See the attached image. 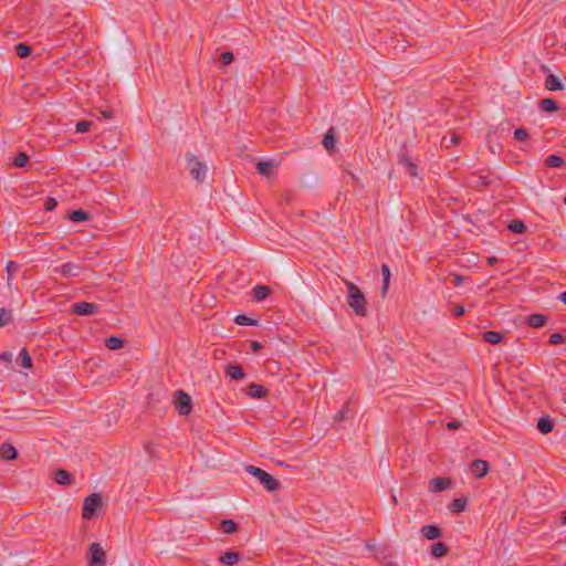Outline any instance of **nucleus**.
Here are the masks:
<instances>
[{
	"mask_svg": "<svg viewBox=\"0 0 566 566\" xmlns=\"http://www.w3.org/2000/svg\"><path fill=\"white\" fill-rule=\"evenodd\" d=\"M347 287V303L359 316L367 315V302L364 293L353 282L345 281Z\"/></svg>",
	"mask_w": 566,
	"mask_h": 566,
	"instance_id": "1",
	"label": "nucleus"
},
{
	"mask_svg": "<svg viewBox=\"0 0 566 566\" xmlns=\"http://www.w3.org/2000/svg\"><path fill=\"white\" fill-rule=\"evenodd\" d=\"M186 161L191 177L200 184L203 182L208 174V166L191 153L186 154Z\"/></svg>",
	"mask_w": 566,
	"mask_h": 566,
	"instance_id": "2",
	"label": "nucleus"
},
{
	"mask_svg": "<svg viewBox=\"0 0 566 566\" xmlns=\"http://www.w3.org/2000/svg\"><path fill=\"white\" fill-rule=\"evenodd\" d=\"M245 471L255 476L265 490L273 492L279 489L280 483L271 474L254 465H247Z\"/></svg>",
	"mask_w": 566,
	"mask_h": 566,
	"instance_id": "3",
	"label": "nucleus"
},
{
	"mask_svg": "<svg viewBox=\"0 0 566 566\" xmlns=\"http://www.w3.org/2000/svg\"><path fill=\"white\" fill-rule=\"evenodd\" d=\"M86 558L87 566H106L107 563L106 552L99 543H92L88 546Z\"/></svg>",
	"mask_w": 566,
	"mask_h": 566,
	"instance_id": "4",
	"label": "nucleus"
},
{
	"mask_svg": "<svg viewBox=\"0 0 566 566\" xmlns=\"http://www.w3.org/2000/svg\"><path fill=\"white\" fill-rule=\"evenodd\" d=\"M174 405L180 416H188L192 411V399L184 390L179 389L174 394Z\"/></svg>",
	"mask_w": 566,
	"mask_h": 566,
	"instance_id": "5",
	"label": "nucleus"
},
{
	"mask_svg": "<svg viewBox=\"0 0 566 566\" xmlns=\"http://www.w3.org/2000/svg\"><path fill=\"white\" fill-rule=\"evenodd\" d=\"M102 506V496L93 493L85 497L83 503L82 516L84 520H91Z\"/></svg>",
	"mask_w": 566,
	"mask_h": 566,
	"instance_id": "6",
	"label": "nucleus"
},
{
	"mask_svg": "<svg viewBox=\"0 0 566 566\" xmlns=\"http://www.w3.org/2000/svg\"><path fill=\"white\" fill-rule=\"evenodd\" d=\"M53 272L59 273L63 277H76L82 272V268L78 264L66 262L60 268H54Z\"/></svg>",
	"mask_w": 566,
	"mask_h": 566,
	"instance_id": "7",
	"label": "nucleus"
},
{
	"mask_svg": "<svg viewBox=\"0 0 566 566\" xmlns=\"http://www.w3.org/2000/svg\"><path fill=\"white\" fill-rule=\"evenodd\" d=\"M98 306L94 303L77 302L72 305V312L76 315L87 316L97 312Z\"/></svg>",
	"mask_w": 566,
	"mask_h": 566,
	"instance_id": "8",
	"label": "nucleus"
},
{
	"mask_svg": "<svg viewBox=\"0 0 566 566\" xmlns=\"http://www.w3.org/2000/svg\"><path fill=\"white\" fill-rule=\"evenodd\" d=\"M398 164L403 165L406 167V172L411 176H417V165L411 160V158L407 154V149L403 146L400 150L399 157H398Z\"/></svg>",
	"mask_w": 566,
	"mask_h": 566,
	"instance_id": "9",
	"label": "nucleus"
},
{
	"mask_svg": "<svg viewBox=\"0 0 566 566\" xmlns=\"http://www.w3.org/2000/svg\"><path fill=\"white\" fill-rule=\"evenodd\" d=\"M489 469V463L481 459L474 460L470 467L471 473L478 479L484 478L488 474Z\"/></svg>",
	"mask_w": 566,
	"mask_h": 566,
	"instance_id": "10",
	"label": "nucleus"
},
{
	"mask_svg": "<svg viewBox=\"0 0 566 566\" xmlns=\"http://www.w3.org/2000/svg\"><path fill=\"white\" fill-rule=\"evenodd\" d=\"M452 485V482L448 478H433L429 483V490L431 492H442L449 489Z\"/></svg>",
	"mask_w": 566,
	"mask_h": 566,
	"instance_id": "11",
	"label": "nucleus"
},
{
	"mask_svg": "<svg viewBox=\"0 0 566 566\" xmlns=\"http://www.w3.org/2000/svg\"><path fill=\"white\" fill-rule=\"evenodd\" d=\"M247 395L254 399H261L268 395V389L262 385L251 384L247 387Z\"/></svg>",
	"mask_w": 566,
	"mask_h": 566,
	"instance_id": "12",
	"label": "nucleus"
},
{
	"mask_svg": "<svg viewBox=\"0 0 566 566\" xmlns=\"http://www.w3.org/2000/svg\"><path fill=\"white\" fill-rule=\"evenodd\" d=\"M0 457L6 461L14 460L18 457V451L11 443L4 442L0 447Z\"/></svg>",
	"mask_w": 566,
	"mask_h": 566,
	"instance_id": "13",
	"label": "nucleus"
},
{
	"mask_svg": "<svg viewBox=\"0 0 566 566\" xmlns=\"http://www.w3.org/2000/svg\"><path fill=\"white\" fill-rule=\"evenodd\" d=\"M421 535L427 539H437L442 536L441 530L437 525H424L420 530Z\"/></svg>",
	"mask_w": 566,
	"mask_h": 566,
	"instance_id": "14",
	"label": "nucleus"
},
{
	"mask_svg": "<svg viewBox=\"0 0 566 566\" xmlns=\"http://www.w3.org/2000/svg\"><path fill=\"white\" fill-rule=\"evenodd\" d=\"M226 376L233 380H240L245 377V373L240 365L230 364L226 367Z\"/></svg>",
	"mask_w": 566,
	"mask_h": 566,
	"instance_id": "15",
	"label": "nucleus"
},
{
	"mask_svg": "<svg viewBox=\"0 0 566 566\" xmlns=\"http://www.w3.org/2000/svg\"><path fill=\"white\" fill-rule=\"evenodd\" d=\"M20 264L15 261H9L6 266L7 271V284L11 289L13 286L14 275L19 272Z\"/></svg>",
	"mask_w": 566,
	"mask_h": 566,
	"instance_id": "16",
	"label": "nucleus"
},
{
	"mask_svg": "<svg viewBox=\"0 0 566 566\" xmlns=\"http://www.w3.org/2000/svg\"><path fill=\"white\" fill-rule=\"evenodd\" d=\"M54 481L60 485H69L73 481V476L69 471L57 469L54 473Z\"/></svg>",
	"mask_w": 566,
	"mask_h": 566,
	"instance_id": "17",
	"label": "nucleus"
},
{
	"mask_svg": "<svg viewBox=\"0 0 566 566\" xmlns=\"http://www.w3.org/2000/svg\"><path fill=\"white\" fill-rule=\"evenodd\" d=\"M554 421L549 416H545L538 419L537 429L541 433L547 434L553 431Z\"/></svg>",
	"mask_w": 566,
	"mask_h": 566,
	"instance_id": "18",
	"label": "nucleus"
},
{
	"mask_svg": "<svg viewBox=\"0 0 566 566\" xmlns=\"http://www.w3.org/2000/svg\"><path fill=\"white\" fill-rule=\"evenodd\" d=\"M271 294V289L266 285H256L252 290L253 300L261 302Z\"/></svg>",
	"mask_w": 566,
	"mask_h": 566,
	"instance_id": "19",
	"label": "nucleus"
},
{
	"mask_svg": "<svg viewBox=\"0 0 566 566\" xmlns=\"http://www.w3.org/2000/svg\"><path fill=\"white\" fill-rule=\"evenodd\" d=\"M240 560H241V555L238 552H226L220 557V562L222 564L229 565V566L235 565Z\"/></svg>",
	"mask_w": 566,
	"mask_h": 566,
	"instance_id": "20",
	"label": "nucleus"
},
{
	"mask_svg": "<svg viewBox=\"0 0 566 566\" xmlns=\"http://www.w3.org/2000/svg\"><path fill=\"white\" fill-rule=\"evenodd\" d=\"M545 87L548 91H562L564 88V85L562 84L560 80L557 76H555L554 74H549L546 77Z\"/></svg>",
	"mask_w": 566,
	"mask_h": 566,
	"instance_id": "21",
	"label": "nucleus"
},
{
	"mask_svg": "<svg viewBox=\"0 0 566 566\" xmlns=\"http://www.w3.org/2000/svg\"><path fill=\"white\" fill-rule=\"evenodd\" d=\"M528 326L534 328H539L544 326L547 322V318L545 315L542 314H532L527 316L526 318Z\"/></svg>",
	"mask_w": 566,
	"mask_h": 566,
	"instance_id": "22",
	"label": "nucleus"
},
{
	"mask_svg": "<svg viewBox=\"0 0 566 566\" xmlns=\"http://www.w3.org/2000/svg\"><path fill=\"white\" fill-rule=\"evenodd\" d=\"M381 273H382L381 296L385 297L388 292L389 281H390V269L387 264L381 265Z\"/></svg>",
	"mask_w": 566,
	"mask_h": 566,
	"instance_id": "23",
	"label": "nucleus"
},
{
	"mask_svg": "<svg viewBox=\"0 0 566 566\" xmlns=\"http://www.w3.org/2000/svg\"><path fill=\"white\" fill-rule=\"evenodd\" d=\"M17 363L23 368L32 367V358L25 348H22L17 358Z\"/></svg>",
	"mask_w": 566,
	"mask_h": 566,
	"instance_id": "24",
	"label": "nucleus"
},
{
	"mask_svg": "<svg viewBox=\"0 0 566 566\" xmlns=\"http://www.w3.org/2000/svg\"><path fill=\"white\" fill-rule=\"evenodd\" d=\"M465 507H467V499L465 497L455 499L449 504V510L452 513H461L465 510Z\"/></svg>",
	"mask_w": 566,
	"mask_h": 566,
	"instance_id": "25",
	"label": "nucleus"
},
{
	"mask_svg": "<svg viewBox=\"0 0 566 566\" xmlns=\"http://www.w3.org/2000/svg\"><path fill=\"white\" fill-rule=\"evenodd\" d=\"M539 109L545 113L554 112L558 109L556 101L553 98H543L539 102Z\"/></svg>",
	"mask_w": 566,
	"mask_h": 566,
	"instance_id": "26",
	"label": "nucleus"
},
{
	"mask_svg": "<svg viewBox=\"0 0 566 566\" xmlns=\"http://www.w3.org/2000/svg\"><path fill=\"white\" fill-rule=\"evenodd\" d=\"M483 339L490 344H499L503 339V334L495 331H488L483 334Z\"/></svg>",
	"mask_w": 566,
	"mask_h": 566,
	"instance_id": "27",
	"label": "nucleus"
},
{
	"mask_svg": "<svg viewBox=\"0 0 566 566\" xmlns=\"http://www.w3.org/2000/svg\"><path fill=\"white\" fill-rule=\"evenodd\" d=\"M275 167V164L273 160H265V161H259L256 164V170L262 176H270L271 168Z\"/></svg>",
	"mask_w": 566,
	"mask_h": 566,
	"instance_id": "28",
	"label": "nucleus"
},
{
	"mask_svg": "<svg viewBox=\"0 0 566 566\" xmlns=\"http://www.w3.org/2000/svg\"><path fill=\"white\" fill-rule=\"evenodd\" d=\"M105 345L108 349L112 350L120 349L124 346V339L116 336H111L105 340Z\"/></svg>",
	"mask_w": 566,
	"mask_h": 566,
	"instance_id": "29",
	"label": "nucleus"
},
{
	"mask_svg": "<svg viewBox=\"0 0 566 566\" xmlns=\"http://www.w3.org/2000/svg\"><path fill=\"white\" fill-rule=\"evenodd\" d=\"M220 530L224 534H232L238 531V524L232 520H223L220 524Z\"/></svg>",
	"mask_w": 566,
	"mask_h": 566,
	"instance_id": "30",
	"label": "nucleus"
},
{
	"mask_svg": "<svg viewBox=\"0 0 566 566\" xmlns=\"http://www.w3.org/2000/svg\"><path fill=\"white\" fill-rule=\"evenodd\" d=\"M565 164L564 159L557 155H549L545 159V166L549 168H558Z\"/></svg>",
	"mask_w": 566,
	"mask_h": 566,
	"instance_id": "31",
	"label": "nucleus"
},
{
	"mask_svg": "<svg viewBox=\"0 0 566 566\" xmlns=\"http://www.w3.org/2000/svg\"><path fill=\"white\" fill-rule=\"evenodd\" d=\"M90 218L88 213L82 209H78V210H73L70 214H69V219L73 222H82V221H86L87 219Z\"/></svg>",
	"mask_w": 566,
	"mask_h": 566,
	"instance_id": "32",
	"label": "nucleus"
},
{
	"mask_svg": "<svg viewBox=\"0 0 566 566\" xmlns=\"http://www.w3.org/2000/svg\"><path fill=\"white\" fill-rule=\"evenodd\" d=\"M448 553V547L446 544L441 543V542H438V543H434L432 546H431V554L432 556L434 557H442L444 556L446 554Z\"/></svg>",
	"mask_w": 566,
	"mask_h": 566,
	"instance_id": "33",
	"label": "nucleus"
},
{
	"mask_svg": "<svg viewBox=\"0 0 566 566\" xmlns=\"http://www.w3.org/2000/svg\"><path fill=\"white\" fill-rule=\"evenodd\" d=\"M335 142L334 128H329L323 138V145L327 150H331L334 148Z\"/></svg>",
	"mask_w": 566,
	"mask_h": 566,
	"instance_id": "34",
	"label": "nucleus"
},
{
	"mask_svg": "<svg viewBox=\"0 0 566 566\" xmlns=\"http://www.w3.org/2000/svg\"><path fill=\"white\" fill-rule=\"evenodd\" d=\"M507 228L513 233H523L526 230L525 223L517 219L512 220Z\"/></svg>",
	"mask_w": 566,
	"mask_h": 566,
	"instance_id": "35",
	"label": "nucleus"
},
{
	"mask_svg": "<svg viewBox=\"0 0 566 566\" xmlns=\"http://www.w3.org/2000/svg\"><path fill=\"white\" fill-rule=\"evenodd\" d=\"M14 49H15L17 55L22 59L28 57L32 52L31 46H29L24 43L17 44Z\"/></svg>",
	"mask_w": 566,
	"mask_h": 566,
	"instance_id": "36",
	"label": "nucleus"
},
{
	"mask_svg": "<svg viewBox=\"0 0 566 566\" xmlns=\"http://www.w3.org/2000/svg\"><path fill=\"white\" fill-rule=\"evenodd\" d=\"M29 160V156L24 153V151H19L15 156V158L13 159V166L15 167H24L27 165Z\"/></svg>",
	"mask_w": 566,
	"mask_h": 566,
	"instance_id": "37",
	"label": "nucleus"
},
{
	"mask_svg": "<svg viewBox=\"0 0 566 566\" xmlns=\"http://www.w3.org/2000/svg\"><path fill=\"white\" fill-rule=\"evenodd\" d=\"M460 140V137L455 134H452L450 137H443L441 139V146L444 148H450L453 145H457Z\"/></svg>",
	"mask_w": 566,
	"mask_h": 566,
	"instance_id": "38",
	"label": "nucleus"
},
{
	"mask_svg": "<svg viewBox=\"0 0 566 566\" xmlns=\"http://www.w3.org/2000/svg\"><path fill=\"white\" fill-rule=\"evenodd\" d=\"M12 321V314L6 308H0V327L8 325Z\"/></svg>",
	"mask_w": 566,
	"mask_h": 566,
	"instance_id": "39",
	"label": "nucleus"
},
{
	"mask_svg": "<svg viewBox=\"0 0 566 566\" xmlns=\"http://www.w3.org/2000/svg\"><path fill=\"white\" fill-rule=\"evenodd\" d=\"M234 322L237 324L243 325V326H252V325L256 324V322L254 319L248 317L247 315H238V316H235Z\"/></svg>",
	"mask_w": 566,
	"mask_h": 566,
	"instance_id": "40",
	"label": "nucleus"
},
{
	"mask_svg": "<svg viewBox=\"0 0 566 566\" xmlns=\"http://www.w3.org/2000/svg\"><path fill=\"white\" fill-rule=\"evenodd\" d=\"M530 135L526 129L524 128H517L514 132V138L518 142H525L528 139Z\"/></svg>",
	"mask_w": 566,
	"mask_h": 566,
	"instance_id": "41",
	"label": "nucleus"
},
{
	"mask_svg": "<svg viewBox=\"0 0 566 566\" xmlns=\"http://www.w3.org/2000/svg\"><path fill=\"white\" fill-rule=\"evenodd\" d=\"M91 126H92V122L80 120L76 123L75 130L77 133H85L91 128Z\"/></svg>",
	"mask_w": 566,
	"mask_h": 566,
	"instance_id": "42",
	"label": "nucleus"
},
{
	"mask_svg": "<svg viewBox=\"0 0 566 566\" xmlns=\"http://www.w3.org/2000/svg\"><path fill=\"white\" fill-rule=\"evenodd\" d=\"M349 403L350 401H347L344 407L335 415L334 419L335 421H343L346 417V413L349 410Z\"/></svg>",
	"mask_w": 566,
	"mask_h": 566,
	"instance_id": "43",
	"label": "nucleus"
},
{
	"mask_svg": "<svg viewBox=\"0 0 566 566\" xmlns=\"http://www.w3.org/2000/svg\"><path fill=\"white\" fill-rule=\"evenodd\" d=\"M219 60L223 65H229L233 62L234 56L232 52H223L220 54Z\"/></svg>",
	"mask_w": 566,
	"mask_h": 566,
	"instance_id": "44",
	"label": "nucleus"
},
{
	"mask_svg": "<svg viewBox=\"0 0 566 566\" xmlns=\"http://www.w3.org/2000/svg\"><path fill=\"white\" fill-rule=\"evenodd\" d=\"M549 344L551 345H559L565 343V337L559 333H554L549 336Z\"/></svg>",
	"mask_w": 566,
	"mask_h": 566,
	"instance_id": "45",
	"label": "nucleus"
},
{
	"mask_svg": "<svg viewBox=\"0 0 566 566\" xmlns=\"http://www.w3.org/2000/svg\"><path fill=\"white\" fill-rule=\"evenodd\" d=\"M56 205H57L56 200L52 197H49L45 200L44 208H45V210L51 211V210L55 209Z\"/></svg>",
	"mask_w": 566,
	"mask_h": 566,
	"instance_id": "46",
	"label": "nucleus"
},
{
	"mask_svg": "<svg viewBox=\"0 0 566 566\" xmlns=\"http://www.w3.org/2000/svg\"><path fill=\"white\" fill-rule=\"evenodd\" d=\"M464 307L461 304H455L452 310L454 316H462L464 314Z\"/></svg>",
	"mask_w": 566,
	"mask_h": 566,
	"instance_id": "47",
	"label": "nucleus"
},
{
	"mask_svg": "<svg viewBox=\"0 0 566 566\" xmlns=\"http://www.w3.org/2000/svg\"><path fill=\"white\" fill-rule=\"evenodd\" d=\"M12 358H13V355L11 353L4 352V353L0 354V360L6 361L8 365L11 364Z\"/></svg>",
	"mask_w": 566,
	"mask_h": 566,
	"instance_id": "48",
	"label": "nucleus"
},
{
	"mask_svg": "<svg viewBox=\"0 0 566 566\" xmlns=\"http://www.w3.org/2000/svg\"><path fill=\"white\" fill-rule=\"evenodd\" d=\"M461 427V422L460 421H450L447 423V428L449 430H455V429H459Z\"/></svg>",
	"mask_w": 566,
	"mask_h": 566,
	"instance_id": "49",
	"label": "nucleus"
},
{
	"mask_svg": "<svg viewBox=\"0 0 566 566\" xmlns=\"http://www.w3.org/2000/svg\"><path fill=\"white\" fill-rule=\"evenodd\" d=\"M452 276H453V284H454L455 286H459L460 284H462V282H463V281H464V279H465L464 276H462V275H458V274H454V275H452Z\"/></svg>",
	"mask_w": 566,
	"mask_h": 566,
	"instance_id": "50",
	"label": "nucleus"
},
{
	"mask_svg": "<svg viewBox=\"0 0 566 566\" xmlns=\"http://www.w3.org/2000/svg\"><path fill=\"white\" fill-rule=\"evenodd\" d=\"M103 118L109 119L114 117V112L109 109H105L101 112Z\"/></svg>",
	"mask_w": 566,
	"mask_h": 566,
	"instance_id": "51",
	"label": "nucleus"
},
{
	"mask_svg": "<svg viewBox=\"0 0 566 566\" xmlns=\"http://www.w3.org/2000/svg\"><path fill=\"white\" fill-rule=\"evenodd\" d=\"M262 347H263V346H262V344H261V343L255 342V340L251 342V350H252V352L256 353V352H258V350H260Z\"/></svg>",
	"mask_w": 566,
	"mask_h": 566,
	"instance_id": "52",
	"label": "nucleus"
},
{
	"mask_svg": "<svg viewBox=\"0 0 566 566\" xmlns=\"http://www.w3.org/2000/svg\"><path fill=\"white\" fill-rule=\"evenodd\" d=\"M559 300L566 304V291L559 295Z\"/></svg>",
	"mask_w": 566,
	"mask_h": 566,
	"instance_id": "53",
	"label": "nucleus"
},
{
	"mask_svg": "<svg viewBox=\"0 0 566 566\" xmlns=\"http://www.w3.org/2000/svg\"><path fill=\"white\" fill-rule=\"evenodd\" d=\"M495 262H496V258H494V256H491V258L488 259V263L490 265H493Z\"/></svg>",
	"mask_w": 566,
	"mask_h": 566,
	"instance_id": "54",
	"label": "nucleus"
},
{
	"mask_svg": "<svg viewBox=\"0 0 566 566\" xmlns=\"http://www.w3.org/2000/svg\"><path fill=\"white\" fill-rule=\"evenodd\" d=\"M563 523L566 524V512H565V515L563 517Z\"/></svg>",
	"mask_w": 566,
	"mask_h": 566,
	"instance_id": "55",
	"label": "nucleus"
},
{
	"mask_svg": "<svg viewBox=\"0 0 566 566\" xmlns=\"http://www.w3.org/2000/svg\"><path fill=\"white\" fill-rule=\"evenodd\" d=\"M565 205H566V196H565V200H564Z\"/></svg>",
	"mask_w": 566,
	"mask_h": 566,
	"instance_id": "56",
	"label": "nucleus"
}]
</instances>
